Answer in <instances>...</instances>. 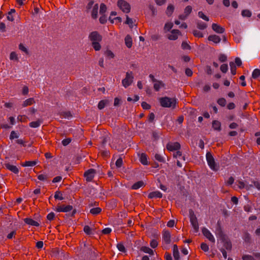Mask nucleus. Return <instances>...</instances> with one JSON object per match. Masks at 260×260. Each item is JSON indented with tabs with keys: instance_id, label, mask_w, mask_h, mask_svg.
I'll return each mask as SVG.
<instances>
[{
	"instance_id": "nucleus-51",
	"label": "nucleus",
	"mask_w": 260,
	"mask_h": 260,
	"mask_svg": "<svg viewBox=\"0 0 260 260\" xmlns=\"http://www.w3.org/2000/svg\"><path fill=\"white\" fill-rule=\"evenodd\" d=\"M150 245L152 248H156L158 245V242L156 240L152 239L150 243Z\"/></svg>"
},
{
	"instance_id": "nucleus-31",
	"label": "nucleus",
	"mask_w": 260,
	"mask_h": 260,
	"mask_svg": "<svg viewBox=\"0 0 260 260\" xmlns=\"http://www.w3.org/2000/svg\"><path fill=\"white\" fill-rule=\"evenodd\" d=\"M174 10V7L172 5H170L168 6L166 10V14L168 16H171Z\"/></svg>"
},
{
	"instance_id": "nucleus-22",
	"label": "nucleus",
	"mask_w": 260,
	"mask_h": 260,
	"mask_svg": "<svg viewBox=\"0 0 260 260\" xmlns=\"http://www.w3.org/2000/svg\"><path fill=\"white\" fill-rule=\"evenodd\" d=\"M124 42L125 45L127 48H130L132 47L133 44L132 39V37L129 35H127L125 37L124 39Z\"/></svg>"
},
{
	"instance_id": "nucleus-49",
	"label": "nucleus",
	"mask_w": 260,
	"mask_h": 260,
	"mask_svg": "<svg viewBox=\"0 0 260 260\" xmlns=\"http://www.w3.org/2000/svg\"><path fill=\"white\" fill-rule=\"evenodd\" d=\"M125 23L127 24L131 28L133 27V21L132 19L129 18L127 15L126 16V20L125 21Z\"/></svg>"
},
{
	"instance_id": "nucleus-13",
	"label": "nucleus",
	"mask_w": 260,
	"mask_h": 260,
	"mask_svg": "<svg viewBox=\"0 0 260 260\" xmlns=\"http://www.w3.org/2000/svg\"><path fill=\"white\" fill-rule=\"evenodd\" d=\"M212 28L215 32L218 34H223L225 31L224 28L217 23H213Z\"/></svg>"
},
{
	"instance_id": "nucleus-8",
	"label": "nucleus",
	"mask_w": 260,
	"mask_h": 260,
	"mask_svg": "<svg viewBox=\"0 0 260 260\" xmlns=\"http://www.w3.org/2000/svg\"><path fill=\"white\" fill-rule=\"evenodd\" d=\"M95 174V170L93 169H90L86 171L84 174L86 180L88 182H90L93 179Z\"/></svg>"
},
{
	"instance_id": "nucleus-2",
	"label": "nucleus",
	"mask_w": 260,
	"mask_h": 260,
	"mask_svg": "<svg viewBox=\"0 0 260 260\" xmlns=\"http://www.w3.org/2000/svg\"><path fill=\"white\" fill-rule=\"evenodd\" d=\"M160 105L163 107L172 108L174 109L177 103L176 100L174 98L163 97L159 99Z\"/></svg>"
},
{
	"instance_id": "nucleus-10",
	"label": "nucleus",
	"mask_w": 260,
	"mask_h": 260,
	"mask_svg": "<svg viewBox=\"0 0 260 260\" xmlns=\"http://www.w3.org/2000/svg\"><path fill=\"white\" fill-rule=\"evenodd\" d=\"M237 185L239 189L245 188L247 190L251 189L253 187L252 184H248L246 182H244L243 181L238 180L237 181Z\"/></svg>"
},
{
	"instance_id": "nucleus-58",
	"label": "nucleus",
	"mask_w": 260,
	"mask_h": 260,
	"mask_svg": "<svg viewBox=\"0 0 260 260\" xmlns=\"http://www.w3.org/2000/svg\"><path fill=\"white\" fill-rule=\"evenodd\" d=\"M71 141L72 139L71 138L64 139L62 141V144L63 146H66L69 144Z\"/></svg>"
},
{
	"instance_id": "nucleus-25",
	"label": "nucleus",
	"mask_w": 260,
	"mask_h": 260,
	"mask_svg": "<svg viewBox=\"0 0 260 260\" xmlns=\"http://www.w3.org/2000/svg\"><path fill=\"white\" fill-rule=\"evenodd\" d=\"M212 127L214 130L220 131L221 130V123L218 120L212 121Z\"/></svg>"
},
{
	"instance_id": "nucleus-15",
	"label": "nucleus",
	"mask_w": 260,
	"mask_h": 260,
	"mask_svg": "<svg viewBox=\"0 0 260 260\" xmlns=\"http://www.w3.org/2000/svg\"><path fill=\"white\" fill-rule=\"evenodd\" d=\"M208 40L209 41H211L215 44H218L221 41V38L217 35H211L208 36Z\"/></svg>"
},
{
	"instance_id": "nucleus-14",
	"label": "nucleus",
	"mask_w": 260,
	"mask_h": 260,
	"mask_svg": "<svg viewBox=\"0 0 260 260\" xmlns=\"http://www.w3.org/2000/svg\"><path fill=\"white\" fill-rule=\"evenodd\" d=\"M162 239L167 244L171 243V234L168 231L165 230L162 233Z\"/></svg>"
},
{
	"instance_id": "nucleus-7",
	"label": "nucleus",
	"mask_w": 260,
	"mask_h": 260,
	"mask_svg": "<svg viewBox=\"0 0 260 260\" xmlns=\"http://www.w3.org/2000/svg\"><path fill=\"white\" fill-rule=\"evenodd\" d=\"M202 232L204 236L207 238L210 242L214 243L215 242V238L211 233L206 228H203Z\"/></svg>"
},
{
	"instance_id": "nucleus-20",
	"label": "nucleus",
	"mask_w": 260,
	"mask_h": 260,
	"mask_svg": "<svg viewBox=\"0 0 260 260\" xmlns=\"http://www.w3.org/2000/svg\"><path fill=\"white\" fill-rule=\"evenodd\" d=\"M165 84L162 81L160 80H157L154 82L153 87L155 91H158L159 90L160 88L164 87Z\"/></svg>"
},
{
	"instance_id": "nucleus-40",
	"label": "nucleus",
	"mask_w": 260,
	"mask_h": 260,
	"mask_svg": "<svg viewBox=\"0 0 260 260\" xmlns=\"http://www.w3.org/2000/svg\"><path fill=\"white\" fill-rule=\"evenodd\" d=\"M192 8L190 6H186L184 10V13L188 16L192 12Z\"/></svg>"
},
{
	"instance_id": "nucleus-16",
	"label": "nucleus",
	"mask_w": 260,
	"mask_h": 260,
	"mask_svg": "<svg viewBox=\"0 0 260 260\" xmlns=\"http://www.w3.org/2000/svg\"><path fill=\"white\" fill-rule=\"evenodd\" d=\"M180 34V31L178 29H173L171 34L168 35V38L170 40H176L178 38V36Z\"/></svg>"
},
{
	"instance_id": "nucleus-26",
	"label": "nucleus",
	"mask_w": 260,
	"mask_h": 260,
	"mask_svg": "<svg viewBox=\"0 0 260 260\" xmlns=\"http://www.w3.org/2000/svg\"><path fill=\"white\" fill-rule=\"evenodd\" d=\"M140 250L146 253H148L150 255H153L154 254L153 250L148 247L142 246L141 247Z\"/></svg>"
},
{
	"instance_id": "nucleus-53",
	"label": "nucleus",
	"mask_w": 260,
	"mask_h": 260,
	"mask_svg": "<svg viewBox=\"0 0 260 260\" xmlns=\"http://www.w3.org/2000/svg\"><path fill=\"white\" fill-rule=\"evenodd\" d=\"M105 55L107 57L110 58H113L114 57V54L111 50H107L105 52Z\"/></svg>"
},
{
	"instance_id": "nucleus-52",
	"label": "nucleus",
	"mask_w": 260,
	"mask_h": 260,
	"mask_svg": "<svg viewBox=\"0 0 260 260\" xmlns=\"http://www.w3.org/2000/svg\"><path fill=\"white\" fill-rule=\"evenodd\" d=\"M117 247L120 251L122 252H125V247L124 246V245L122 244L118 243L117 245Z\"/></svg>"
},
{
	"instance_id": "nucleus-29",
	"label": "nucleus",
	"mask_w": 260,
	"mask_h": 260,
	"mask_svg": "<svg viewBox=\"0 0 260 260\" xmlns=\"http://www.w3.org/2000/svg\"><path fill=\"white\" fill-rule=\"evenodd\" d=\"M37 161H26L21 164L23 167H32L37 164Z\"/></svg>"
},
{
	"instance_id": "nucleus-61",
	"label": "nucleus",
	"mask_w": 260,
	"mask_h": 260,
	"mask_svg": "<svg viewBox=\"0 0 260 260\" xmlns=\"http://www.w3.org/2000/svg\"><path fill=\"white\" fill-rule=\"evenodd\" d=\"M252 185H254L258 190H260V182L257 181L252 180Z\"/></svg>"
},
{
	"instance_id": "nucleus-11",
	"label": "nucleus",
	"mask_w": 260,
	"mask_h": 260,
	"mask_svg": "<svg viewBox=\"0 0 260 260\" xmlns=\"http://www.w3.org/2000/svg\"><path fill=\"white\" fill-rule=\"evenodd\" d=\"M73 206L71 205H60L57 206L56 208V211L58 212H68L71 211L73 209Z\"/></svg>"
},
{
	"instance_id": "nucleus-48",
	"label": "nucleus",
	"mask_w": 260,
	"mask_h": 260,
	"mask_svg": "<svg viewBox=\"0 0 260 260\" xmlns=\"http://www.w3.org/2000/svg\"><path fill=\"white\" fill-rule=\"evenodd\" d=\"M19 49L21 51L25 52L27 54H28L29 53L27 49L22 44H19Z\"/></svg>"
},
{
	"instance_id": "nucleus-38",
	"label": "nucleus",
	"mask_w": 260,
	"mask_h": 260,
	"mask_svg": "<svg viewBox=\"0 0 260 260\" xmlns=\"http://www.w3.org/2000/svg\"><path fill=\"white\" fill-rule=\"evenodd\" d=\"M207 26V24L202 21H200L197 22V27L200 29H205Z\"/></svg>"
},
{
	"instance_id": "nucleus-18",
	"label": "nucleus",
	"mask_w": 260,
	"mask_h": 260,
	"mask_svg": "<svg viewBox=\"0 0 260 260\" xmlns=\"http://www.w3.org/2000/svg\"><path fill=\"white\" fill-rule=\"evenodd\" d=\"M24 221L25 223L35 226H39L40 224L38 222L33 220L30 218H25L24 219Z\"/></svg>"
},
{
	"instance_id": "nucleus-64",
	"label": "nucleus",
	"mask_w": 260,
	"mask_h": 260,
	"mask_svg": "<svg viewBox=\"0 0 260 260\" xmlns=\"http://www.w3.org/2000/svg\"><path fill=\"white\" fill-rule=\"evenodd\" d=\"M226 59L227 57L224 54H221L219 56V60L222 62H225L226 60Z\"/></svg>"
},
{
	"instance_id": "nucleus-1",
	"label": "nucleus",
	"mask_w": 260,
	"mask_h": 260,
	"mask_svg": "<svg viewBox=\"0 0 260 260\" xmlns=\"http://www.w3.org/2000/svg\"><path fill=\"white\" fill-rule=\"evenodd\" d=\"M88 39L91 42V46L95 51L101 50L102 47L100 43L102 40V36L97 31L91 32L88 36Z\"/></svg>"
},
{
	"instance_id": "nucleus-34",
	"label": "nucleus",
	"mask_w": 260,
	"mask_h": 260,
	"mask_svg": "<svg viewBox=\"0 0 260 260\" xmlns=\"http://www.w3.org/2000/svg\"><path fill=\"white\" fill-rule=\"evenodd\" d=\"M102 211L101 208L99 207L93 208L90 209V212L93 215H96L99 214Z\"/></svg>"
},
{
	"instance_id": "nucleus-12",
	"label": "nucleus",
	"mask_w": 260,
	"mask_h": 260,
	"mask_svg": "<svg viewBox=\"0 0 260 260\" xmlns=\"http://www.w3.org/2000/svg\"><path fill=\"white\" fill-rule=\"evenodd\" d=\"M4 166L7 169L15 174H18L19 172V169L16 166L11 165L10 163H5Z\"/></svg>"
},
{
	"instance_id": "nucleus-56",
	"label": "nucleus",
	"mask_w": 260,
	"mask_h": 260,
	"mask_svg": "<svg viewBox=\"0 0 260 260\" xmlns=\"http://www.w3.org/2000/svg\"><path fill=\"white\" fill-rule=\"evenodd\" d=\"M220 70L222 72L225 73L228 70V66L227 64H223L220 66Z\"/></svg>"
},
{
	"instance_id": "nucleus-36",
	"label": "nucleus",
	"mask_w": 260,
	"mask_h": 260,
	"mask_svg": "<svg viewBox=\"0 0 260 260\" xmlns=\"http://www.w3.org/2000/svg\"><path fill=\"white\" fill-rule=\"evenodd\" d=\"M230 66L231 73L235 75L236 74V67L235 63L233 62H230Z\"/></svg>"
},
{
	"instance_id": "nucleus-62",
	"label": "nucleus",
	"mask_w": 260,
	"mask_h": 260,
	"mask_svg": "<svg viewBox=\"0 0 260 260\" xmlns=\"http://www.w3.org/2000/svg\"><path fill=\"white\" fill-rule=\"evenodd\" d=\"M122 162H123V161H122V158H119L118 159H117L116 163H115L116 167L117 168L121 167L122 166Z\"/></svg>"
},
{
	"instance_id": "nucleus-21",
	"label": "nucleus",
	"mask_w": 260,
	"mask_h": 260,
	"mask_svg": "<svg viewBox=\"0 0 260 260\" xmlns=\"http://www.w3.org/2000/svg\"><path fill=\"white\" fill-rule=\"evenodd\" d=\"M173 254L175 260H179V252L177 245H174L173 247Z\"/></svg>"
},
{
	"instance_id": "nucleus-27",
	"label": "nucleus",
	"mask_w": 260,
	"mask_h": 260,
	"mask_svg": "<svg viewBox=\"0 0 260 260\" xmlns=\"http://www.w3.org/2000/svg\"><path fill=\"white\" fill-rule=\"evenodd\" d=\"M34 103H35V100H34V98H29L23 102V103L22 104V106H23V107H25L31 105Z\"/></svg>"
},
{
	"instance_id": "nucleus-28",
	"label": "nucleus",
	"mask_w": 260,
	"mask_h": 260,
	"mask_svg": "<svg viewBox=\"0 0 260 260\" xmlns=\"http://www.w3.org/2000/svg\"><path fill=\"white\" fill-rule=\"evenodd\" d=\"M88 2L87 4L86 7H85L86 11L87 13H88L91 9H93V6L95 4L94 3L93 0H88Z\"/></svg>"
},
{
	"instance_id": "nucleus-42",
	"label": "nucleus",
	"mask_w": 260,
	"mask_h": 260,
	"mask_svg": "<svg viewBox=\"0 0 260 260\" xmlns=\"http://www.w3.org/2000/svg\"><path fill=\"white\" fill-rule=\"evenodd\" d=\"M193 35L194 37L198 38H203L204 35L202 32L198 30H194L192 32Z\"/></svg>"
},
{
	"instance_id": "nucleus-45",
	"label": "nucleus",
	"mask_w": 260,
	"mask_h": 260,
	"mask_svg": "<svg viewBox=\"0 0 260 260\" xmlns=\"http://www.w3.org/2000/svg\"><path fill=\"white\" fill-rule=\"evenodd\" d=\"M198 16L205 21H208L209 20V18L206 16L202 11L198 12Z\"/></svg>"
},
{
	"instance_id": "nucleus-33",
	"label": "nucleus",
	"mask_w": 260,
	"mask_h": 260,
	"mask_svg": "<svg viewBox=\"0 0 260 260\" xmlns=\"http://www.w3.org/2000/svg\"><path fill=\"white\" fill-rule=\"evenodd\" d=\"M140 161L144 165H147L148 164L147 155L145 154H141L140 156Z\"/></svg>"
},
{
	"instance_id": "nucleus-41",
	"label": "nucleus",
	"mask_w": 260,
	"mask_h": 260,
	"mask_svg": "<svg viewBox=\"0 0 260 260\" xmlns=\"http://www.w3.org/2000/svg\"><path fill=\"white\" fill-rule=\"evenodd\" d=\"M251 12L248 10H243L241 12L243 17H250L251 16Z\"/></svg>"
},
{
	"instance_id": "nucleus-54",
	"label": "nucleus",
	"mask_w": 260,
	"mask_h": 260,
	"mask_svg": "<svg viewBox=\"0 0 260 260\" xmlns=\"http://www.w3.org/2000/svg\"><path fill=\"white\" fill-rule=\"evenodd\" d=\"M242 258L243 260H254V257L249 254L243 255Z\"/></svg>"
},
{
	"instance_id": "nucleus-43",
	"label": "nucleus",
	"mask_w": 260,
	"mask_h": 260,
	"mask_svg": "<svg viewBox=\"0 0 260 260\" xmlns=\"http://www.w3.org/2000/svg\"><path fill=\"white\" fill-rule=\"evenodd\" d=\"M107 10V7L104 4H101L100 6V13L101 15H104Z\"/></svg>"
},
{
	"instance_id": "nucleus-5",
	"label": "nucleus",
	"mask_w": 260,
	"mask_h": 260,
	"mask_svg": "<svg viewBox=\"0 0 260 260\" xmlns=\"http://www.w3.org/2000/svg\"><path fill=\"white\" fill-rule=\"evenodd\" d=\"M134 76L132 71L127 72L124 79L122 80V84L125 87L127 88L130 86L133 82Z\"/></svg>"
},
{
	"instance_id": "nucleus-30",
	"label": "nucleus",
	"mask_w": 260,
	"mask_h": 260,
	"mask_svg": "<svg viewBox=\"0 0 260 260\" xmlns=\"http://www.w3.org/2000/svg\"><path fill=\"white\" fill-rule=\"evenodd\" d=\"M83 231L87 235H90L93 234V229L90 228L88 225L84 226Z\"/></svg>"
},
{
	"instance_id": "nucleus-35",
	"label": "nucleus",
	"mask_w": 260,
	"mask_h": 260,
	"mask_svg": "<svg viewBox=\"0 0 260 260\" xmlns=\"http://www.w3.org/2000/svg\"><path fill=\"white\" fill-rule=\"evenodd\" d=\"M173 156L174 157L178 158L180 159H183L185 160V156H182V152L180 151H177L175 153L173 154Z\"/></svg>"
},
{
	"instance_id": "nucleus-19",
	"label": "nucleus",
	"mask_w": 260,
	"mask_h": 260,
	"mask_svg": "<svg viewBox=\"0 0 260 260\" xmlns=\"http://www.w3.org/2000/svg\"><path fill=\"white\" fill-rule=\"evenodd\" d=\"M148 198H161L162 197V193L159 191H155L151 192L149 193Z\"/></svg>"
},
{
	"instance_id": "nucleus-4",
	"label": "nucleus",
	"mask_w": 260,
	"mask_h": 260,
	"mask_svg": "<svg viewBox=\"0 0 260 260\" xmlns=\"http://www.w3.org/2000/svg\"><path fill=\"white\" fill-rule=\"evenodd\" d=\"M189 219L190 223L193 228L194 232L197 233L199 231V224L197 217L191 209L189 211Z\"/></svg>"
},
{
	"instance_id": "nucleus-37",
	"label": "nucleus",
	"mask_w": 260,
	"mask_h": 260,
	"mask_svg": "<svg viewBox=\"0 0 260 260\" xmlns=\"http://www.w3.org/2000/svg\"><path fill=\"white\" fill-rule=\"evenodd\" d=\"M259 76H260V70L258 69H254L252 73V77L253 79H256Z\"/></svg>"
},
{
	"instance_id": "nucleus-55",
	"label": "nucleus",
	"mask_w": 260,
	"mask_h": 260,
	"mask_svg": "<svg viewBox=\"0 0 260 260\" xmlns=\"http://www.w3.org/2000/svg\"><path fill=\"white\" fill-rule=\"evenodd\" d=\"M201 248L202 249V250H203L205 252H207L209 250L208 245L205 243H202L201 244Z\"/></svg>"
},
{
	"instance_id": "nucleus-59",
	"label": "nucleus",
	"mask_w": 260,
	"mask_h": 260,
	"mask_svg": "<svg viewBox=\"0 0 260 260\" xmlns=\"http://www.w3.org/2000/svg\"><path fill=\"white\" fill-rule=\"evenodd\" d=\"M155 159L159 162H164V159L163 157L159 154H155L154 156Z\"/></svg>"
},
{
	"instance_id": "nucleus-9",
	"label": "nucleus",
	"mask_w": 260,
	"mask_h": 260,
	"mask_svg": "<svg viewBox=\"0 0 260 260\" xmlns=\"http://www.w3.org/2000/svg\"><path fill=\"white\" fill-rule=\"evenodd\" d=\"M166 147L169 151H173L178 150L180 148V145L178 142H169Z\"/></svg>"
},
{
	"instance_id": "nucleus-39",
	"label": "nucleus",
	"mask_w": 260,
	"mask_h": 260,
	"mask_svg": "<svg viewBox=\"0 0 260 260\" xmlns=\"http://www.w3.org/2000/svg\"><path fill=\"white\" fill-rule=\"evenodd\" d=\"M54 198L56 200H63V198L62 197V194L60 191H56L55 192Z\"/></svg>"
},
{
	"instance_id": "nucleus-46",
	"label": "nucleus",
	"mask_w": 260,
	"mask_h": 260,
	"mask_svg": "<svg viewBox=\"0 0 260 260\" xmlns=\"http://www.w3.org/2000/svg\"><path fill=\"white\" fill-rule=\"evenodd\" d=\"M173 26V24L172 22H167L165 24L164 29L166 31H169Z\"/></svg>"
},
{
	"instance_id": "nucleus-47",
	"label": "nucleus",
	"mask_w": 260,
	"mask_h": 260,
	"mask_svg": "<svg viewBox=\"0 0 260 260\" xmlns=\"http://www.w3.org/2000/svg\"><path fill=\"white\" fill-rule=\"evenodd\" d=\"M48 178V176L46 174H40L38 176V179L41 181H46Z\"/></svg>"
},
{
	"instance_id": "nucleus-23",
	"label": "nucleus",
	"mask_w": 260,
	"mask_h": 260,
	"mask_svg": "<svg viewBox=\"0 0 260 260\" xmlns=\"http://www.w3.org/2000/svg\"><path fill=\"white\" fill-rule=\"evenodd\" d=\"M43 121L42 119H38L36 121H32L29 123V126L32 128H37L39 127L42 123Z\"/></svg>"
},
{
	"instance_id": "nucleus-6",
	"label": "nucleus",
	"mask_w": 260,
	"mask_h": 260,
	"mask_svg": "<svg viewBox=\"0 0 260 260\" xmlns=\"http://www.w3.org/2000/svg\"><path fill=\"white\" fill-rule=\"evenodd\" d=\"M117 6L123 12L125 13H128L130 12V5L124 0H119L117 2Z\"/></svg>"
},
{
	"instance_id": "nucleus-17",
	"label": "nucleus",
	"mask_w": 260,
	"mask_h": 260,
	"mask_svg": "<svg viewBox=\"0 0 260 260\" xmlns=\"http://www.w3.org/2000/svg\"><path fill=\"white\" fill-rule=\"evenodd\" d=\"M99 5L98 4H95L93 6V9L91 11V17L93 19H96L98 17Z\"/></svg>"
},
{
	"instance_id": "nucleus-50",
	"label": "nucleus",
	"mask_w": 260,
	"mask_h": 260,
	"mask_svg": "<svg viewBox=\"0 0 260 260\" xmlns=\"http://www.w3.org/2000/svg\"><path fill=\"white\" fill-rule=\"evenodd\" d=\"M10 59L11 60H18V58L17 57V55L16 53V52H12L10 53Z\"/></svg>"
},
{
	"instance_id": "nucleus-3",
	"label": "nucleus",
	"mask_w": 260,
	"mask_h": 260,
	"mask_svg": "<svg viewBox=\"0 0 260 260\" xmlns=\"http://www.w3.org/2000/svg\"><path fill=\"white\" fill-rule=\"evenodd\" d=\"M206 157L207 164L209 166L210 168L214 171H218L219 167L216 164L213 155L210 152H207Z\"/></svg>"
},
{
	"instance_id": "nucleus-32",
	"label": "nucleus",
	"mask_w": 260,
	"mask_h": 260,
	"mask_svg": "<svg viewBox=\"0 0 260 260\" xmlns=\"http://www.w3.org/2000/svg\"><path fill=\"white\" fill-rule=\"evenodd\" d=\"M144 185V182L142 181L134 183L132 188L133 189H138Z\"/></svg>"
},
{
	"instance_id": "nucleus-44",
	"label": "nucleus",
	"mask_w": 260,
	"mask_h": 260,
	"mask_svg": "<svg viewBox=\"0 0 260 260\" xmlns=\"http://www.w3.org/2000/svg\"><path fill=\"white\" fill-rule=\"evenodd\" d=\"M217 103L221 107H224L226 105V101L224 98H220L217 100Z\"/></svg>"
},
{
	"instance_id": "nucleus-24",
	"label": "nucleus",
	"mask_w": 260,
	"mask_h": 260,
	"mask_svg": "<svg viewBox=\"0 0 260 260\" xmlns=\"http://www.w3.org/2000/svg\"><path fill=\"white\" fill-rule=\"evenodd\" d=\"M109 103V101L107 100H101L99 102L98 107L100 110L104 109L106 106H107Z\"/></svg>"
},
{
	"instance_id": "nucleus-60",
	"label": "nucleus",
	"mask_w": 260,
	"mask_h": 260,
	"mask_svg": "<svg viewBox=\"0 0 260 260\" xmlns=\"http://www.w3.org/2000/svg\"><path fill=\"white\" fill-rule=\"evenodd\" d=\"M16 235V232L15 231H12L7 236V239H11L15 236Z\"/></svg>"
},
{
	"instance_id": "nucleus-57",
	"label": "nucleus",
	"mask_w": 260,
	"mask_h": 260,
	"mask_svg": "<svg viewBox=\"0 0 260 260\" xmlns=\"http://www.w3.org/2000/svg\"><path fill=\"white\" fill-rule=\"evenodd\" d=\"M141 106L142 108L145 110H148L151 108L150 105L145 102H143L141 104Z\"/></svg>"
},
{
	"instance_id": "nucleus-63",
	"label": "nucleus",
	"mask_w": 260,
	"mask_h": 260,
	"mask_svg": "<svg viewBox=\"0 0 260 260\" xmlns=\"http://www.w3.org/2000/svg\"><path fill=\"white\" fill-rule=\"evenodd\" d=\"M18 138V135H17V134L15 131H12L10 134V139L12 140L15 138Z\"/></svg>"
}]
</instances>
